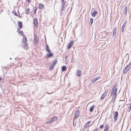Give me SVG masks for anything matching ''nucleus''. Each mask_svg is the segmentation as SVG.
<instances>
[{
  "label": "nucleus",
  "mask_w": 131,
  "mask_h": 131,
  "mask_svg": "<svg viewBox=\"0 0 131 131\" xmlns=\"http://www.w3.org/2000/svg\"><path fill=\"white\" fill-rule=\"evenodd\" d=\"M117 91V88H116L115 85L114 86L111 91V95H112V97H113L116 98Z\"/></svg>",
  "instance_id": "f257e3e1"
},
{
  "label": "nucleus",
  "mask_w": 131,
  "mask_h": 131,
  "mask_svg": "<svg viewBox=\"0 0 131 131\" xmlns=\"http://www.w3.org/2000/svg\"><path fill=\"white\" fill-rule=\"evenodd\" d=\"M22 43L24 44V48L25 49H27L28 48L27 41V38L25 37L24 36L23 38L22 39Z\"/></svg>",
  "instance_id": "f03ea898"
},
{
  "label": "nucleus",
  "mask_w": 131,
  "mask_h": 131,
  "mask_svg": "<svg viewBox=\"0 0 131 131\" xmlns=\"http://www.w3.org/2000/svg\"><path fill=\"white\" fill-rule=\"evenodd\" d=\"M131 65V62H130L125 67L123 71V73L124 74L126 73L129 71Z\"/></svg>",
  "instance_id": "7ed1b4c3"
},
{
  "label": "nucleus",
  "mask_w": 131,
  "mask_h": 131,
  "mask_svg": "<svg viewBox=\"0 0 131 131\" xmlns=\"http://www.w3.org/2000/svg\"><path fill=\"white\" fill-rule=\"evenodd\" d=\"M57 120V118L56 117H53L50 121H48L46 123L48 124H51L54 121H56Z\"/></svg>",
  "instance_id": "20e7f679"
},
{
  "label": "nucleus",
  "mask_w": 131,
  "mask_h": 131,
  "mask_svg": "<svg viewBox=\"0 0 131 131\" xmlns=\"http://www.w3.org/2000/svg\"><path fill=\"white\" fill-rule=\"evenodd\" d=\"M118 115V113L117 112H115L114 113V122H116L117 120V117Z\"/></svg>",
  "instance_id": "39448f33"
},
{
  "label": "nucleus",
  "mask_w": 131,
  "mask_h": 131,
  "mask_svg": "<svg viewBox=\"0 0 131 131\" xmlns=\"http://www.w3.org/2000/svg\"><path fill=\"white\" fill-rule=\"evenodd\" d=\"M79 115V111L78 110H77L75 113L74 115V118H77Z\"/></svg>",
  "instance_id": "423d86ee"
},
{
  "label": "nucleus",
  "mask_w": 131,
  "mask_h": 131,
  "mask_svg": "<svg viewBox=\"0 0 131 131\" xmlns=\"http://www.w3.org/2000/svg\"><path fill=\"white\" fill-rule=\"evenodd\" d=\"M33 41L35 44H37L38 42L39 39L36 35L34 36V39Z\"/></svg>",
  "instance_id": "0eeeda50"
},
{
  "label": "nucleus",
  "mask_w": 131,
  "mask_h": 131,
  "mask_svg": "<svg viewBox=\"0 0 131 131\" xmlns=\"http://www.w3.org/2000/svg\"><path fill=\"white\" fill-rule=\"evenodd\" d=\"M117 32V28L115 27L113 29V37L114 38L115 37Z\"/></svg>",
  "instance_id": "6e6552de"
},
{
  "label": "nucleus",
  "mask_w": 131,
  "mask_h": 131,
  "mask_svg": "<svg viewBox=\"0 0 131 131\" xmlns=\"http://www.w3.org/2000/svg\"><path fill=\"white\" fill-rule=\"evenodd\" d=\"M107 93L108 91H105L104 93L102 95L101 98V99L102 100L104 99L107 94Z\"/></svg>",
  "instance_id": "1a4fd4ad"
},
{
  "label": "nucleus",
  "mask_w": 131,
  "mask_h": 131,
  "mask_svg": "<svg viewBox=\"0 0 131 131\" xmlns=\"http://www.w3.org/2000/svg\"><path fill=\"white\" fill-rule=\"evenodd\" d=\"M76 75L78 77H80L81 76V72L79 70H77L76 71Z\"/></svg>",
  "instance_id": "9d476101"
},
{
  "label": "nucleus",
  "mask_w": 131,
  "mask_h": 131,
  "mask_svg": "<svg viewBox=\"0 0 131 131\" xmlns=\"http://www.w3.org/2000/svg\"><path fill=\"white\" fill-rule=\"evenodd\" d=\"M48 54H47L46 55V57L47 58H49L53 57V54L51 52L48 53Z\"/></svg>",
  "instance_id": "9b49d317"
},
{
  "label": "nucleus",
  "mask_w": 131,
  "mask_h": 131,
  "mask_svg": "<svg viewBox=\"0 0 131 131\" xmlns=\"http://www.w3.org/2000/svg\"><path fill=\"white\" fill-rule=\"evenodd\" d=\"M34 24L35 26L36 27L37 26L38 20L37 18H35L34 19Z\"/></svg>",
  "instance_id": "f8f14e48"
},
{
  "label": "nucleus",
  "mask_w": 131,
  "mask_h": 131,
  "mask_svg": "<svg viewBox=\"0 0 131 131\" xmlns=\"http://www.w3.org/2000/svg\"><path fill=\"white\" fill-rule=\"evenodd\" d=\"M73 41H71L70 42L69 44L68 47V49H69L72 46L73 44Z\"/></svg>",
  "instance_id": "ddd939ff"
},
{
  "label": "nucleus",
  "mask_w": 131,
  "mask_h": 131,
  "mask_svg": "<svg viewBox=\"0 0 131 131\" xmlns=\"http://www.w3.org/2000/svg\"><path fill=\"white\" fill-rule=\"evenodd\" d=\"M90 123V121H89L86 123L84 125V127L82 129L83 131H84L86 129Z\"/></svg>",
  "instance_id": "4468645a"
},
{
  "label": "nucleus",
  "mask_w": 131,
  "mask_h": 131,
  "mask_svg": "<svg viewBox=\"0 0 131 131\" xmlns=\"http://www.w3.org/2000/svg\"><path fill=\"white\" fill-rule=\"evenodd\" d=\"M126 24V21H125L123 23V24L122 27V32H123L124 31V29Z\"/></svg>",
  "instance_id": "2eb2a0df"
},
{
  "label": "nucleus",
  "mask_w": 131,
  "mask_h": 131,
  "mask_svg": "<svg viewBox=\"0 0 131 131\" xmlns=\"http://www.w3.org/2000/svg\"><path fill=\"white\" fill-rule=\"evenodd\" d=\"M97 13L98 12L94 10V12L92 13L91 15L93 17H94Z\"/></svg>",
  "instance_id": "dca6fc26"
},
{
  "label": "nucleus",
  "mask_w": 131,
  "mask_h": 131,
  "mask_svg": "<svg viewBox=\"0 0 131 131\" xmlns=\"http://www.w3.org/2000/svg\"><path fill=\"white\" fill-rule=\"evenodd\" d=\"M46 50L47 52L48 53L51 52V51L49 49V47L47 45H46Z\"/></svg>",
  "instance_id": "f3484780"
},
{
  "label": "nucleus",
  "mask_w": 131,
  "mask_h": 131,
  "mask_svg": "<svg viewBox=\"0 0 131 131\" xmlns=\"http://www.w3.org/2000/svg\"><path fill=\"white\" fill-rule=\"evenodd\" d=\"M57 60L55 59L53 60L52 63V64L53 65H54V66H55L56 64L57 63Z\"/></svg>",
  "instance_id": "a211bd4d"
},
{
  "label": "nucleus",
  "mask_w": 131,
  "mask_h": 131,
  "mask_svg": "<svg viewBox=\"0 0 131 131\" xmlns=\"http://www.w3.org/2000/svg\"><path fill=\"white\" fill-rule=\"evenodd\" d=\"M76 118H74L73 120V125L75 126L76 125Z\"/></svg>",
  "instance_id": "6ab92c4d"
},
{
  "label": "nucleus",
  "mask_w": 131,
  "mask_h": 131,
  "mask_svg": "<svg viewBox=\"0 0 131 131\" xmlns=\"http://www.w3.org/2000/svg\"><path fill=\"white\" fill-rule=\"evenodd\" d=\"M39 6L40 9H42L44 7L43 5L42 4H40Z\"/></svg>",
  "instance_id": "aec40b11"
},
{
  "label": "nucleus",
  "mask_w": 131,
  "mask_h": 131,
  "mask_svg": "<svg viewBox=\"0 0 131 131\" xmlns=\"http://www.w3.org/2000/svg\"><path fill=\"white\" fill-rule=\"evenodd\" d=\"M18 27L20 28H21L22 27L21 22L20 21H18Z\"/></svg>",
  "instance_id": "412c9836"
},
{
  "label": "nucleus",
  "mask_w": 131,
  "mask_h": 131,
  "mask_svg": "<svg viewBox=\"0 0 131 131\" xmlns=\"http://www.w3.org/2000/svg\"><path fill=\"white\" fill-rule=\"evenodd\" d=\"M108 130V125L104 127V131H107Z\"/></svg>",
  "instance_id": "4be33fe9"
},
{
  "label": "nucleus",
  "mask_w": 131,
  "mask_h": 131,
  "mask_svg": "<svg viewBox=\"0 0 131 131\" xmlns=\"http://www.w3.org/2000/svg\"><path fill=\"white\" fill-rule=\"evenodd\" d=\"M94 105H93L91 107L90 109V112H92L93 111V109L94 108Z\"/></svg>",
  "instance_id": "5701e85b"
},
{
  "label": "nucleus",
  "mask_w": 131,
  "mask_h": 131,
  "mask_svg": "<svg viewBox=\"0 0 131 131\" xmlns=\"http://www.w3.org/2000/svg\"><path fill=\"white\" fill-rule=\"evenodd\" d=\"M62 7H65V6L66 5V3L63 0H62Z\"/></svg>",
  "instance_id": "b1692460"
},
{
  "label": "nucleus",
  "mask_w": 131,
  "mask_h": 131,
  "mask_svg": "<svg viewBox=\"0 0 131 131\" xmlns=\"http://www.w3.org/2000/svg\"><path fill=\"white\" fill-rule=\"evenodd\" d=\"M127 6H126L125 8V9L124 10V13L125 14V15H126L127 13Z\"/></svg>",
  "instance_id": "393cba45"
},
{
  "label": "nucleus",
  "mask_w": 131,
  "mask_h": 131,
  "mask_svg": "<svg viewBox=\"0 0 131 131\" xmlns=\"http://www.w3.org/2000/svg\"><path fill=\"white\" fill-rule=\"evenodd\" d=\"M29 12V9L28 8H26L25 9V13L26 14H28Z\"/></svg>",
  "instance_id": "a878e982"
},
{
  "label": "nucleus",
  "mask_w": 131,
  "mask_h": 131,
  "mask_svg": "<svg viewBox=\"0 0 131 131\" xmlns=\"http://www.w3.org/2000/svg\"><path fill=\"white\" fill-rule=\"evenodd\" d=\"M62 71H65L66 70V68L65 66L62 67Z\"/></svg>",
  "instance_id": "bb28decb"
},
{
  "label": "nucleus",
  "mask_w": 131,
  "mask_h": 131,
  "mask_svg": "<svg viewBox=\"0 0 131 131\" xmlns=\"http://www.w3.org/2000/svg\"><path fill=\"white\" fill-rule=\"evenodd\" d=\"M54 65H53L51 64L49 66V68L50 70H52L54 67Z\"/></svg>",
  "instance_id": "cd10ccee"
},
{
  "label": "nucleus",
  "mask_w": 131,
  "mask_h": 131,
  "mask_svg": "<svg viewBox=\"0 0 131 131\" xmlns=\"http://www.w3.org/2000/svg\"><path fill=\"white\" fill-rule=\"evenodd\" d=\"M19 32L20 34L21 35H23V31H19Z\"/></svg>",
  "instance_id": "c85d7f7f"
},
{
  "label": "nucleus",
  "mask_w": 131,
  "mask_h": 131,
  "mask_svg": "<svg viewBox=\"0 0 131 131\" xmlns=\"http://www.w3.org/2000/svg\"><path fill=\"white\" fill-rule=\"evenodd\" d=\"M90 21L91 24H92L93 23V20L92 18H91L90 19Z\"/></svg>",
  "instance_id": "c756f323"
},
{
  "label": "nucleus",
  "mask_w": 131,
  "mask_h": 131,
  "mask_svg": "<svg viewBox=\"0 0 131 131\" xmlns=\"http://www.w3.org/2000/svg\"><path fill=\"white\" fill-rule=\"evenodd\" d=\"M115 98H116L113 97L112 98V101H113V102H114V101H115Z\"/></svg>",
  "instance_id": "7c9ffc66"
},
{
  "label": "nucleus",
  "mask_w": 131,
  "mask_h": 131,
  "mask_svg": "<svg viewBox=\"0 0 131 131\" xmlns=\"http://www.w3.org/2000/svg\"><path fill=\"white\" fill-rule=\"evenodd\" d=\"M131 110V108H128L127 110V111L128 112H129Z\"/></svg>",
  "instance_id": "2f4dec72"
},
{
  "label": "nucleus",
  "mask_w": 131,
  "mask_h": 131,
  "mask_svg": "<svg viewBox=\"0 0 131 131\" xmlns=\"http://www.w3.org/2000/svg\"><path fill=\"white\" fill-rule=\"evenodd\" d=\"M104 126L103 125H100V128H103Z\"/></svg>",
  "instance_id": "473e14b6"
},
{
  "label": "nucleus",
  "mask_w": 131,
  "mask_h": 131,
  "mask_svg": "<svg viewBox=\"0 0 131 131\" xmlns=\"http://www.w3.org/2000/svg\"><path fill=\"white\" fill-rule=\"evenodd\" d=\"M100 77H97L95 78V79H96V80L97 81V80L99 79H100Z\"/></svg>",
  "instance_id": "72a5a7b5"
},
{
  "label": "nucleus",
  "mask_w": 131,
  "mask_h": 131,
  "mask_svg": "<svg viewBox=\"0 0 131 131\" xmlns=\"http://www.w3.org/2000/svg\"><path fill=\"white\" fill-rule=\"evenodd\" d=\"M100 77H97L95 78V79H96V80L97 81V80L99 79H100Z\"/></svg>",
  "instance_id": "f704fd0d"
},
{
  "label": "nucleus",
  "mask_w": 131,
  "mask_h": 131,
  "mask_svg": "<svg viewBox=\"0 0 131 131\" xmlns=\"http://www.w3.org/2000/svg\"><path fill=\"white\" fill-rule=\"evenodd\" d=\"M65 7H62L61 8V10L62 11H63Z\"/></svg>",
  "instance_id": "c9c22d12"
},
{
  "label": "nucleus",
  "mask_w": 131,
  "mask_h": 131,
  "mask_svg": "<svg viewBox=\"0 0 131 131\" xmlns=\"http://www.w3.org/2000/svg\"><path fill=\"white\" fill-rule=\"evenodd\" d=\"M95 82V81H94V80H91V83H94V82Z\"/></svg>",
  "instance_id": "e433bc0d"
},
{
  "label": "nucleus",
  "mask_w": 131,
  "mask_h": 131,
  "mask_svg": "<svg viewBox=\"0 0 131 131\" xmlns=\"http://www.w3.org/2000/svg\"><path fill=\"white\" fill-rule=\"evenodd\" d=\"M36 10H37V9H35V10L34 12V13L35 14L36 13Z\"/></svg>",
  "instance_id": "4c0bfd02"
},
{
  "label": "nucleus",
  "mask_w": 131,
  "mask_h": 131,
  "mask_svg": "<svg viewBox=\"0 0 131 131\" xmlns=\"http://www.w3.org/2000/svg\"><path fill=\"white\" fill-rule=\"evenodd\" d=\"M97 128H95L94 129L93 131H97Z\"/></svg>",
  "instance_id": "58836bf2"
},
{
  "label": "nucleus",
  "mask_w": 131,
  "mask_h": 131,
  "mask_svg": "<svg viewBox=\"0 0 131 131\" xmlns=\"http://www.w3.org/2000/svg\"><path fill=\"white\" fill-rule=\"evenodd\" d=\"M128 107L129 108H131V104H129V106H128Z\"/></svg>",
  "instance_id": "ea45409f"
},
{
  "label": "nucleus",
  "mask_w": 131,
  "mask_h": 131,
  "mask_svg": "<svg viewBox=\"0 0 131 131\" xmlns=\"http://www.w3.org/2000/svg\"><path fill=\"white\" fill-rule=\"evenodd\" d=\"M52 93V92H51L50 93H49L48 92L47 93L48 94H51V93Z\"/></svg>",
  "instance_id": "a19ab883"
},
{
  "label": "nucleus",
  "mask_w": 131,
  "mask_h": 131,
  "mask_svg": "<svg viewBox=\"0 0 131 131\" xmlns=\"http://www.w3.org/2000/svg\"><path fill=\"white\" fill-rule=\"evenodd\" d=\"M93 80H94V81L95 82L96 81V79H95H95H93Z\"/></svg>",
  "instance_id": "79ce46f5"
},
{
  "label": "nucleus",
  "mask_w": 131,
  "mask_h": 131,
  "mask_svg": "<svg viewBox=\"0 0 131 131\" xmlns=\"http://www.w3.org/2000/svg\"><path fill=\"white\" fill-rule=\"evenodd\" d=\"M28 2H30V1L31 0H27Z\"/></svg>",
  "instance_id": "37998d69"
},
{
  "label": "nucleus",
  "mask_w": 131,
  "mask_h": 131,
  "mask_svg": "<svg viewBox=\"0 0 131 131\" xmlns=\"http://www.w3.org/2000/svg\"><path fill=\"white\" fill-rule=\"evenodd\" d=\"M68 56H65V58H68Z\"/></svg>",
  "instance_id": "c03bdc74"
},
{
  "label": "nucleus",
  "mask_w": 131,
  "mask_h": 131,
  "mask_svg": "<svg viewBox=\"0 0 131 131\" xmlns=\"http://www.w3.org/2000/svg\"><path fill=\"white\" fill-rule=\"evenodd\" d=\"M130 104H131V102L130 103Z\"/></svg>",
  "instance_id": "a18cd8bd"
},
{
  "label": "nucleus",
  "mask_w": 131,
  "mask_h": 131,
  "mask_svg": "<svg viewBox=\"0 0 131 131\" xmlns=\"http://www.w3.org/2000/svg\"><path fill=\"white\" fill-rule=\"evenodd\" d=\"M10 60H11V58H10Z\"/></svg>",
  "instance_id": "49530a36"
},
{
  "label": "nucleus",
  "mask_w": 131,
  "mask_h": 131,
  "mask_svg": "<svg viewBox=\"0 0 131 131\" xmlns=\"http://www.w3.org/2000/svg\"><path fill=\"white\" fill-rule=\"evenodd\" d=\"M130 131H131V129H130Z\"/></svg>",
  "instance_id": "de8ad7c7"
},
{
  "label": "nucleus",
  "mask_w": 131,
  "mask_h": 131,
  "mask_svg": "<svg viewBox=\"0 0 131 131\" xmlns=\"http://www.w3.org/2000/svg\"><path fill=\"white\" fill-rule=\"evenodd\" d=\"M89 129H88L86 131H88Z\"/></svg>",
  "instance_id": "09e8293b"
},
{
  "label": "nucleus",
  "mask_w": 131,
  "mask_h": 131,
  "mask_svg": "<svg viewBox=\"0 0 131 131\" xmlns=\"http://www.w3.org/2000/svg\"><path fill=\"white\" fill-rule=\"evenodd\" d=\"M1 80V78H0V80Z\"/></svg>",
  "instance_id": "8fccbe9b"
}]
</instances>
